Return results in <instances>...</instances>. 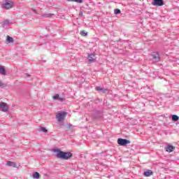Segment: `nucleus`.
Returning a JSON list of instances; mask_svg holds the SVG:
<instances>
[{
    "instance_id": "412c9836",
    "label": "nucleus",
    "mask_w": 179,
    "mask_h": 179,
    "mask_svg": "<svg viewBox=\"0 0 179 179\" xmlns=\"http://www.w3.org/2000/svg\"><path fill=\"white\" fill-rule=\"evenodd\" d=\"M80 34L83 36V37H86L87 36V32H86L85 30L80 31Z\"/></svg>"
},
{
    "instance_id": "7ed1b4c3",
    "label": "nucleus",
    "mask_w": 179,
    "mask_h": 179,
    "mask_svg": "<svg viewBox=\"0 0 179 179\" xmlns=\"http://www.w3.org/2000/svg\"><path fill=\"white\" fill-rule=\"evenodd\" d=\"M0 111L3 113H8V111H9V107L6 103L0 102Z\"/></svg>"
},
{
    "instance_id": "393cba45",
    "label": "nucleus",
    "mask_w": 179,
    "mask_h": 179,
    "mask_svg": "<svg viewBox=\"0 0 179 179\" xmlns=\"http://www.w3.org/2000/svg\"><path fill=\"white\" fill-rule=\"evenodd\" d=\"M57 100H59V101H62H62H64L65 100V98H62L61 96H59Z\"/></svg>"
},
{
    "instance_id": "c85d7f7f",
    "label": "nucleus",
    "mask_w": 179,
    "mask_h": 179,
    "mask_svg": "<svg viewBox=\"0 0 179 179\" xmlns=\"http://www.w3.org/2000/svg\"><path fill=\"white\" fill-rule=\"evenodd\" d=\"M3 83H0V87H2V86H3Z\"/></svg>"
},
{
    "instance_id": "aec40b11",
    "label": "nucleus",
    "mask_w": 179,
    "mask_h": 179,
    "mask_svg": "<svg viewBox=\"0 0 179 179\" xmlns=\"http://www.w3.org/2000/svg\"><path fill=\"white\" fill-rule=\"evenodd\" d=\"M172 120L175 122L178 121L179 117L177 115H172Z\"/></svg>"
},
{
    "instance_id": "b1692460",
    "label": "nucleus",
    "mask_w": 179,
    "mask_h": 179,
    "mask_svg": "<svg viewBox=\"0 0 179 179\" xmlns=\"http://www.w3.org/2000/svg\"><path fill=\"white\" fill-rule=\"evenodd\" d=\"M59 98V94H58L53 96V99L54 100H56V99H57V100H58Z\"/></svg>"
},
{
    "instance_id": "6e6552de",
    "label": "nucleus",
    "mask_w": 179,
    "mask_h": 179,
    "mask_svg": "<svg viewBox=\"0 0 179 179\" xmlns=\"http://www.w3.org/2000/svg\"><path fill=\"white\" fill-rule=\"evenodd\" d=\"M152 59H155L156 62H159L160 61V55H159V52H154L152 55Z\"/></svg>"
},
{
    "instance_id": "6ab92c4d",
    "label": "nucleus",
    "mask_w": 179,
    "mask_h": 179,
    "mask_svg": "<svg viewBox=\"0 0 179 179\" xmlns=\"http://www.w3.org/2000/svg\"><path fill=\"white\" fill-rule=\"evenodd\" d=\"M69 2H76L77 3H83V0H67Z\"/></svg>"
},
{
    "instance_id": "4be33fe9",
    "label": "nucleus",
    "mask_w": 179,
    "mask_h": 179,
    "mask_svg": "<svg viewBox=\"0 0 179 179\" xmlns=\"http://www.w3.org/2000/svg\"><path fill=\"white\" fill-rule=\"evenodd\" d=\"M94 115H98V117H101V111L100 110H95L94 111Z\"/></svg>"
},
{
    "instance_id": "423d86ee",
    "label": "nucleus",
    "mask_w": 179,
    "mask_h": 179,
    "mask_svg": "<svg viewBox=\"0 0 179 179\" xmlns=\"http://www.w3.org/2000/svg\"><path fill=\"white\" fill-rule=\"evenodd\" d=\"M152 5H154V6H163V5H164V0H154L152 2Z\"/></svg>"
},
{
    "instance_id": "0eeeda50",
    "label": "nucleus",
    "mask_w": 179,
    "mask_h": 179,
    "mask_svg": "<svg viewBox=\"0 0 179 179\" xmlns=\"http://www.w3.org/2000/svg\"><path fill=\"white\" fill-rule=\"evenodd\" d=\"M88 62L90 64H93V62H96V55L95 54H90L88 55Z\"/></svg>"
},
{
    "instance_id": "cd10ccee",
    "label": "nucleus",
    "mask_w": 179,
    "mask_h": 179,
    "mask_svg": "<svg viewBox=\"0 0 179 179\" xmlns=\"http://www.w3.org/2000/svg\"><path fill=\"white\" fill-rule=\"evenodd\" d=\"M25 76H26V78H30V75L28 73H25Z\"/></svg>"
},
{
    "instance_id": "20e7f679",
    "label": "nucleus",
    "mask_w": 179,
    "mask_h": 179,
    "mask_svg": "<svg viewBox=\"0 0 179 179\" xmlns=\"http://www.w3.org/2000/svg\"><path fill=\"white\" fill-rule=\"evenodd\" d=\"M13 7V1H6L5 3L2 4L3 9H10Z\"/></svg>"
},
{
    "instance_id": "2eb2a0df",
    "label": "nucleus",
    "mask_w": 179,
    "mask_h": 179,
    "mask_svg": "<svg viewBox=\"0 0 179 179\" xmlns=\"http://www.w3.org/2000/svg\"><path fill=\"white\" fill-rule=\"evenodd\" d=\"M0 74L6 75V70L5 69V66H0Z\"/></svg>"
},
{
    "instance_id": "1a4fd4ad",
    "label": "nucleus",
    "mask_w": 179,
    "mask_h": 179,
    "mask_svg": "<svg viewBox=\"0 0 179 179\" xmlns=\"http://www.w3.org/2000/svg\"><path fill=\"white\" fill-rule=\"evenodd\" d=\"M174 149H176V147H174L173 145H168L165 148V150H166V152H168V153H171V152H174Z\"/></svg>"
},
{
    "instance_id": "39448f33",
    "label": "nucleus",
    "mask_w": 179,
    "mask_h": 179,
    "mask_svg": "<svg viewBox=\"0 0 179 179\" xmlns=\"http://www.w3.org/2000/svg\"><path fill=\"white\" fill-rule=\"evenodd\" d=\"M66 112L65 111L58 113L56 115L58 122H61L62 120H64V117H66Z\"/></svg>"
},
{
    "instance_id": "f8f14e48",
    "label": "nucleus",
    "mask_w": 179,
    "mask_h": 179,
    "mask_svg": "<svg viewBox=\"0 0 179 179\" xmlns=\"http://www.w3.org/2000/svg\"><path fill=\"white\" fill-rule=\"evenodd\" d=\"M1 25L3 29H8L9 26V20H4L3 22H1Z\"/></svg>"
},
{
    "instance_id": "ddd939ff",
    "label": "nucleus",
    "mask_w": 179,
    "mask_h": 179,
    "mask_svg": "<svg viewBox=\"0 0 179 179\" xmlns=\"http://www.w3.org/2000/svg\"><path fill=\"white\" fill-rule=\"evenodd\" d=\"M6 166H9L10 167H13L14 169H16L17 167V165L15 162H12L10 161H8L6 162Z\"/></svg>"
},
{
    "instance_id": "bb28decb",
    "label": "nucleus",
    "mask_w": 179,
    "mask_h": 179,
    "mask_svg": "<svg viewBox=\"0 0 179 179\" xmlns=\"http://www.w3.org/2000/svg\"><path fill=\"white\" fill-rule=\"evenodd\" d=\"M66 128H67L68 129H71V128H72V124H68L67 127H66Z\"/></svg>"
},
{
    "instance_id": "dca6fc26",
    "label": "nucleus",
    "mask_w": 179,
    "mask_h": 179,
    "mask_svg": "<svg viewBox=\"0 0 179 179\" xmlns=\"http://www.w3.org/2000/svg\"><path fill=\"white\" fill-rule=\"evenodd\" d=\"M6 40L8 44H10V43H13V41H14L13 38L10 37L9 36H7Z\"/></svg>"
},
{
    "instance_id": "f03ea898",
    "label": "nucleus",
    "mask_w": 179,
    "mask_h": 179,
    "mask_svg": "<svg viewBox=\"0 0 179 179\" xmlns=\"http://www.w3.org/2000/svg\"><path fill=\"white\" fill-rule=\"evenodd\" d=\"M117 143L118 145H120V146H127V145H129V143H131V141L125 138H118Z\"/></svg>"
},
{
    "instance_id": "5701e85b",
    "label": "nucleus",
    "mask_w": 179,
    "mask_h": 179,
    "mask_svg": "<svg viewBox=\"0 0 179 179\" xmlns=\"http://www.w3.org/2000/svg\"><path fill=\"white\" fill-rule=\"evenodd\" d=\"M114 13H115V15H120V13H121V10L116 8L114 10Z\"/></svg>"
},
{
    "instance_id": "f257e3e1",
    "label": "nucleus",
    "mask_w": 179,
    "mask_h": 179,
    "mask_svg": "<svg viewBox=\"0 0 179 179\" xmlns=\"http://www.w3.org/2000/svg\"><path fill=\"white\" fill-rule=\"evenodd\" d=\"M55 153H56V157L61 159V160H69L73 154L71 152H64L59 149H55Z\"/></svg>"
},
{
    "instance_id": "a878e982",
    "label": "nucleus",
    "mask_w": 179,
    "mask_h": 179,
    "mask_svg": "<svg viewBox=\"0 0 179 179\" xmlns=\"http://www.w3.org/2000/svg\"><path fill=\"white\" fill-rule=\"evenodd\" d=\"M79 16L83 17V11L82 10L80 11Z\"/></svg>"
},
{
    "instance_id": "f3484780",
    "label": "nucleus",
    "mask_w": 179,
    "mask_h": 179,
    "mask_svg": "<svg viewBox=\"0 0 179 179\" xmlns=\"http://www.w3.org/2000/svg\"><path fill=\"white\" fill-rule=\"evenodd\" d=\"M33 178L38 179L40 178V173L38 172H35L32 174Z\"/></svg>"
},
{
    "instance_id": "4468645a",
    "label": "nucleus",
    "mask_w": 179,
    "mask_h": 179,
    "mask_svg": "<svg viewBox=\"0 0 179 179\" xmlns=\"http://www.w3.org/2000/svg\"><path fill=\"white\" fill-rule=\"evenodd\" d=\"M41 16L43 17L44 19H47L48 17H51L52 16H54V14L52 13H42L41 14Z\"/></svg>"
},
{
    "instance_id": "9b49d317",
    "label": "nucleus",
    "mask_w": 179,
    "mask_h": 179,
    "mask_svg": "<svg viewBox=\"0 0 179 179\" xmlns=\"http://www.w3.org/2000/svg\"><path fill=\"white\" fill-rule=\"evenodd\" d=\"M143 176L145 177H150V176H153V172L152 171V170L148 169L143 173Z\"/></svg>"
},
{
    "instance_id": "a211bd4d",
    "label": "nucleus",
    "mask_w": 179,
    "mask_h": 179,
    "mask_svg": "<svg viewBox=\"0 0 179 179\" xmlns=\"http://www.w3.org/2000/svg\"><path fill=\"white\" fill-rule=\"evenodd\" d=\"M39 132H44V134H47L48 130L45 127H41L38 129Z\"/></svg>"
},
{
    "instance_id": "c756f323",
    "label": "nucleus",
    "mask_w": 179,
    "mask_h": 179,
    "mask_svg": "<svg viewBox=\"0 0 179 179\" xmlns=\"http://www.w3.org/2000/svg\"><path fill=\"white\" fill-rule=\"evenodd\" d=\"M33 11L34 12V13H37V11L35 9H33Z\"/></svg>"
},
{
    "instance_id": "9d476101",
    "label": "nucleus",
    "mask_w": 179,
    "mask_h": 179,
    "mask_svg": "<svg viewBox=\"0 0 179 179\" xmlns=\"http://www.w3.org/2000/svg\"><path fill=\"white\" fill-rule=\"evenodd\" d=\"M95 90H96V92H100V93H107V92H108V90L101 87H96Z\"/></svg>"
}]
</instances>
